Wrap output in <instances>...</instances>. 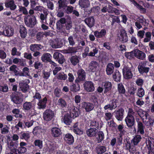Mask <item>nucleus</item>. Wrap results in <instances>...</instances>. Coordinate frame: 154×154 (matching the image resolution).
<instances>
[{
  "mask_svg": "<svg viewBox=\"0 0 154 154\" xmlns=\"http://www.w3.org/2000/svg\"><path fill=\"white\" fill-rule=\"evenodd\" d=\"M85 89L87 92H92L94 90L93 83L91 81H86L84 84Z\"/></svg>",
  "mask_w": 154,
  "mask_h": 154,
  "instance_id": "aec40b11",
  "label": "nucleus"
},
{
  "mask_svg": "<svg viewBox=\"0 0 154 154\" xmlns=\"http://www.w3.org/2000/svg\"><path fill=\"white\" fill-rule=\"evenodd\" d=\"M136 112L139 116L141 118H142L144 117L145 118H148L149 116V114L148 113L145 111H143L142 109H139L138 110H136L135 109Z\"/></svg>",
  "mask_w": 154,
  "mask_h": 154,
  "instance_id": "ea45409f",
  "label": "nucleus"
},
{
  "mask_svg": "<svg viewBox=\"0 0 154 154\" xmlns=\"http://www.w3.org/2000/svg\"><path fill=\"white\" fill-rule=\"evenodd\" d=\"M117 132H119V135L120 137H122L125 133V131L124 129V125L122 123H121L117 126L116 129Z\"/></svg>",
  "mask_w": 154,
  "mask_h": 154,
  "instance_id": "f704fd0d",
  "label": "nucleus"
},
{
  "mask_svg": "<svg viewBox=\"0 0 154 154\" xmlns=\"http://www.w3.org/2000/svg\"><path fill=\"white\" fill-rule=\"evenodd\" d=\"M146 63L145 62H141L139 64L137 68L140 74L143 75L149 72L150 68L149 67H146Z\"/></svg>",
  "mask_w": 154,
  "mask_h": 154,
  "instance_id": "6e6552de",
  "label": "nucleus"
},
{
  "mask_svg": "<svg viewBox=\"0 0 154 154\" xmlns=\"http://www.w3.org/2000/svg\"><path fill=\"white\" fill-rule=\"evenodd\" d=\"M125 123L128 127L130 128H134V130L136 131L135 128V119L134 116H127L125 119Z\"/></svg>",
  "mask_w": 154,
  "mask_h": 154,
  "instance_id": "423d86ee",
  "label": "nucleus"
},
{
  "mask_svg": "<svg viewBox=\"0 0 154 154\" xmlns=\"http://www.w3.org/2000/svg\"><path fill=\"white\" fill-rule=\"evenodd\" d=\"M99 130L94 128L89 127L86 130L87 136L89 137H96L97 143H100L104 139V135L102 131H98Z\"/></svg>",
  "mask_w": 154,
  "mask_h": 154,
  "instance_id": "f03ea898",
  "label": "nucleus"
},
{
  "mask_svg": "<svg viewBox=\"0 0 154 154\" xmlns=\"http://www.w3.org/2000/svg\"><path fill=\"white\" fill-rule=\"evenodd\" d=\"M79 5L82 8H87L90 5L89 0H79Z\"/></svg>",
  "mask_w": 154,
  "mask_h": 154,
  "instance_id": "a19ab883",
  "label": "nucleus"
},
{
  "mask_svg": "<svg viewBox=\"0 0 154 154\" xmlns=\"http://www.w3.org/2000/svg\"><path fill=\"white\" fill-rule=\"evenodd\" d=\"M137 134H140L142 135H144L145 134V125L141 122L137 121Z\"/></svg>",
  "mask_w": 154,
  "mask_h": 154,
  "instance_id": "4be33fe9",
  "label": "nucleus"
},
{
  "mask_svg": "<svg viewBox=\"0 0 154 154\" xmlns=\"http://www.w3.org/2000/svg\"><path fill=\"white\" fill-rule=\"evenodd\" d=\"M94 107V104L91 103L84 102L82 103V108L85 109L87 112H89L92 110Z\"/></svg>",
  "mask_w": 154,
  "mask_h": 154,
  "instance_id": "ddd939ff",
  "label": "nucleus"
},
{
  "mask_svg": "<svg viewBox=\"0 0 154 154\" xmlns=\"http://www.w3.org/2000/svg\"><path fill=\"white\" fill-rule=\"evenodd\" d=\"M122 137H120L116 138H113L110 141V145L112 147L114 146L115 145L116 147L119 146L122 144Z\"/></svg>",
  "mask_w": 154,
  "mask_h": 154,
  "instance_id": "4468645a",
  "label": "nucleus"
},
{
  "mask_svg": "<svg viewBox=\"0 0 154 154\" xmlns=\"http://www.w3.org/2000/svg\"><path fill=\"white\" fill-rule=\"evenodd\" d=\"M47 100V98L46 97H45L42 99L39 100L37 103V108L38 109H45L46 107Z\"/></svg>",
  "mask_w": 154,
  "mask_h": 154,
  "instance_id": "a211bd4d",
  "label": "nucleus"
},
{
  "mask_svg": "<svg viewBox=\"0 0 154 154\" xmlns=\"http://www.w3.org/2000/svg\"><path fill=\"white\" fill-rule=\"evenodd\" d=\"M42 128L39 126H36L33 129L32 133L34 135H37L40 134V133L42 132Z\"/></svg>",
  "mask_w": 154,
  "mask_h": 154,
  "instance_id": "680f3d73",
  "label": "nucleus"
},
{
  "mask_svg": "<svg viewBox=\"0 0 154 154\" xmlns=\"http://www.w3.org/2000/svg\"><path fill=\"white\" fill-rule=\"evenodd\" d=\"M145 143L146 146L145 148H146L148 150V154H154V142L153 141L149 140H146Z\"/></svg>",
  "mask_w": 154,
  "mask_h": 154,
  "instance_id": "9d476101",
  "label": "nucleus"
},
{
  "mask_svg": "<svg viewBox=\"0 0 154 154\" xmlns=\"http://www.w3.org/2000/svg\"><path fill=\"white\" fill-rule=\"evenodd\" d=\"M99 64L95 61H92L89 64L88 69L89 71L92 72H95L98 70Z\"/></svg>",
  "mask_w": 154,
  "mask_h": 154,
  "instance_id": "dca6fc26",
  "label": "nucleus"
},
{
  "mask_svg": "<svg viewBox=\"0 0 154 154\" xmlns=\"http://www.w3.org/2000/svg\"><path fill=\"white\" fill-rule=\"evenodd\" d=\"M84 21L85 23L90 28H91L94 26L95 20L93 16L86 18Z\"/></svg>",
  "mask_w": 154,
  "mask_h": 154,
  "instance_id": "c756f323",
  "label": "nucleus"
},
{
  "mask_svg": "<svg viewBox=\"0 0 154 154\" xmlns=\"http://www.w3.org/2000/svg\"><path fill=\"white\" fill-rule=\"evenodd\" d=\"M45 35V34L44 32H38L36 35V39L37 40L40 41L43 38Z\"/></svg>",
  "mask_w": 154,
  "mask_h": 154,
  "instance_id": "774afa93",
  "label": "nucleus"
},
{
  "mask_svg": "<svg viewBox=\"0 0 154 154\" xmlns=\"http://www.w3.org/2000/svg\"><path fill=\"white\" fill-rule=\"evenodd\" d=\"M30 137L29 134L27 133H21L20 135V139H24L26 141L28 140Z\"/></svg>",
  "mask_w": 154,
  "mask_h": 154,
  "instance_id": "13d9d810",
  "label": "nucleus"
},
{
  "mask_svg": "<svg viewBox=\"0 0 154 154\" xmlns=\"http://www.w3.org/2000/svg\"><path fill=\"white\" fill-rule=\"evenodd\" d=\"M72 117L70 114L66 113L63 117L62 121L66 125H70L72 122Z\"/></svg>",
  "mask_w": 154,
  "mask_h": 154,
  "instance_id": "5701e85b",
  "label": "nucleus"
},
{
  "mask_svg": "<svg viewBox=\"0 0 154 154\" xmlns=\"http://www.w3.org/2000/svg\"><path fill=\"white\" fill-rule=\"evenodd\" d=\"M145 94L144 90L142 88H139L138 90V92L137 95L140 97H142Z\"/></svg>",
  "mask_w": 154,
  "mask_h": 154,
  "instance_id": "338daca9",
  "label": "nucleus"
},
{
  "mask_svg": "<svg viewBox=\"0 0 154 154\" xmlns=\"http://www.w3.org/2000/svg\"><path fill=\"white\" fill-rule=\"evenodd\" d=\"M80 113V111L79 109L77 107H74L72 109V113L73 114V117H77L79 115Z\"/></svg>",
  "mask_w": 154,
  "mask_h": 154,
  "instance_id": "e2e57ef3",
  "label": "nucleus"
},
{
  "mask_svg": "<svg viewBox=\"0 0 154 154\" xmlns=\"http://www.w3.org/2000/svg\"><path fill=\"white\" fill-rule=\"evenodd\" d=\"M51 132L52 135L54 137L60 136L61 134V130L58 128L56 127L52 128Z\"/></svg>",
  "mask_w": 154,
  "mask_h": 154,
  "instance_id": "473e14b6",
  "label": "nucleus"
},
{
  "mask_svg": "<svg viewBox=\"0 0 154 154\" xmlns=\"http://www.w3.org/2000/svg\"><path fill=\"white\" fill-rule=\"evenodd\" d=\"M26 25L28 27L32 28L36 24V18L34 16L28 15L24 18Z\"/></svg>",
  "mask_w": 154,
  "mask_h": 154,
  "instance_id": "20e7f679",
  "label": "nucleus"
},
{
  "mask_svg": "<svg viewBox=\"0 0 154 154\" xmlns=\"http://www.w3.org/2000/svg\"><path fill=\"white\" fill-rule=\"evenodd\" d=\"M27 144L24 142H21L20 143V147L18 149H15L18 150L20 154L24 153L27 151V149L26 148L27 147Z\"/></svg>",
  "mask_w": 154,
  "mask_h": 154,
  "instance_id": "a878e982",
  "label": "nucleus"
},
{
  "mask_svg": "<svg viewBox=\"0 0 154 154\" xmlns=\"http://www.w3.org/2000/svg\"><path fill=\"white\" fill-rule=\"evenodd\" d=\"M54 115V112L50 109L45 110L43 113V119L47 122L51 121L53 118Z\"/></svg>",
  "mask_w": 154,
  "mask_h": 154,
  "instance_id": "0eeeda50",
  "label": "nucleus"
},
{
  "mask_svg": "<svg viewBox=\"0 0 154 154\" xmlns=\"http://www.w3.org/2000/svg\"><path fill=\"white\" fill-rule=\"evenodd\" d=\"M10 96L11 101L16 104H21L23 100V94L21 92L18 91L13 93Z\"/></svg>",
  "mask_w": 154,
  "mask_h": 154,
  "instance_id": "7ed1b4c3",
  "label": "nucleus"
},
{
  "mask_svg": "<svg viewBox=\"0 0 154 154\" xmlns=\"http://www.w3.org/2000/svg\"><path fill=\"white\" fill-rule=\"evenodd\" d=\"M23 109L26 111H29L32 109L33 107L32 103L30 102H26L23 105Z\"/></svg>",
  "mask_w": 154,
  "mask_h": 154,
  "instance_id": "de8ad7c7",
  "label": "nucleus"
},
{
  "mask_svg": "<svg viewBox=\"0 0 154 154\" xmlns=\"http://www.w3.org/2000/svg\"><path fill=\"white\" fill-rule=\"evenodd\" d=\"M106 150L105 146L99 144L95 148V151L97 154H103Z\"/></svg>",
  "mask_w": 154,
  "mask_h": 154,
  "instance_id": "c9c22d12",
  "label": "nucleus"
},
{
  "mask_svg": "<svg viewBox=\"0 0 154 154\" xmlns=\"http://www.w3.org/2000/svg\"><path fill=\"white\" fill-rule=\"evenodd\" d=\"M5 6L7 8H9L11 10H15L17 8V6L15 4L14 0H8L5 3Z\"/></svg>",
  "mask_w": 154,
  "mask_h": 154,
  "instance_id": "b1692460",
  "label": "nucleus"
},
{
  "mask_svg": "<svg viewBox=\"0 0 154 154\" xmlns=\"http://www.w3.org/2000/svg\"><path fill=\"white\" fill-rule=\"evenodd\" d=\"M142 139V137L139 134H136L133 138L131 140L128 139L126 140L125 148L132 153L135 152L136 150L135 146H137Z\"/></svg>",
  "mask_w": 154,
  "mask_h": 154,
  "instance_id": "f257e3e1",
  "label": "nucleus"
},
{
  "mask_svg": "<svg viewBox=\"0 0 154 154\" xmlns=\"http://www.w3.org/2000/svg\"><path fill=\"white\" fill-rule=\"evenodd\" d=\"M51 56L48 53L44 54L42 56L41 59L44 62H49L51 60Z\"/></svg>",
  "mask_w": 154,
  "mask_h": 154,
  "instance_id": "c03bdc74",
  "label": "nucleus"
},
{
  "mask_svg": "<svg viewBox=\"0 0 154 154\" xmlns=\"http://www.w3.org/2000/svg\"><path fill=\"white\" fill-rule=\"evenodd\" d=\"M72 130L75 134L79 135L82 134L83 131L81 126L79 125V123L77 122L75 123L72 127Z\"/></svg>",
  "mask_w": 154,
  "mask_h": 154,
  "instance_id": "6ab92c4d",
  "label": "nucleus"
},
{
  "mask_svg": "<svg viewBox=\"0 0 154 154\" xmlns=\"http://www.w3.org/2000/svg\"><path fill=\"white\" fill-rule=\"evenodd\" d=\"M19 32L22 38H26L27 33V30L23 25L20 26Z\"/></svg>",
  "mask_w": 154,
  "mask_h": 154,
  "instance_id": "4c0bfd02",
  "label": "nucleus"
},
{
  "mask_svg": "<svg viewBox=\"0 0 154 154\" xmlns=\"http://www.w3.org/2000/svg\"><path fill=\"white\" fill-rule=\"evenodd\" d=\"M70 60L72 64L74 66L76 65L79 62V57L76 55L72 56L70 59Z\"/></svg>",
  "mask_w": 154,
  "mask_h": 154,
  "instance_id": "3c124183",
  "label": "nucleus"
},
{
  "mask_svg": "<svg viewBox=\"0 0 154 154\" xmlns=\"http://www.w3.org/2000/svg\"><path fill=\"white\" fill-rule=\"evenodd\" d=\"M57 105L60 107L63 108L66 107L67 103L65 100L62 98H59L57 100Z\"/></svg>",
  "mask_w": 154,
  "mask_h": 154,
  "instance_id": "a18cd8bd",
  "label": "nucleus"
},
{
  "mask_svg": "<svg viewBox=\"0 0 154 154\" xmlns=\"http://www.w3.org/2000/svg\"><path fill=\"white\" fill-rule=\"evenodd\" d=\"M17 66L16 65H13L11 66L9 68L10 71L13 72L14 73L16 76H24L25 75L21 71H18L17 69Z\"/></svg>",
  "mask_w": 154,
  "mask_h": 154,
  "instance_id": "393cba45",
  "label": "nucleus"
},
{
  "mask_svg": "<svg viewBox=\"0 0 154 154\" xmlns=\"http://www.w3.org/2000/svg\"><path fill=\"white\" fill-rule=\"evenodd\" d=\"M42 141L40 140H36L34 142L35 145L38 146L40 149H42L43 147Z\"/></svg>",
  "mask_w": 154,
  "mask_h": 154,
  "instance_id": "0e129e2a",
  "label": "nucleus"
},
{
  "mask_svg": "<svg viewBox=\"0 0 154 154\" xmlns=\"http://www.w3.org/2000/svg\"><path fill=\"white\" fill-rule=\"evenodd\" d=\"M125 111L124 109L120 108L114 112V115L116 119L119 121H122L124 118Z\"/></svg>",
  "mask_w": 154,
  "mask_h": 154,
  "instance_id": "9b49d317",
  "label": "nucleus"
},
{
  "mask_svg": "<svg viewBox=\"0 0 154 154\" xmlns=\"http://www.w3.org/2000/svg\"><path fill=\"white\" fill-rule=\"evenodd\" d=\"M146 120L145 121V124L146 126L151 127L153 126L154 123V119H152L149 115L148 118H145Z\"/></svg>",
  "mask_w": 154,
  "mask_h": 154,
  "instance_id": "8fccbe9b",
  "label": "nucleus"
},
{
  "mask_svg": "<svg viewBox=\"0 0 154 154\" xmlns=\"http://www.w3.org/2000/svg\"><path fill=\"white\" fill-rule=\"evenodd\" d=\"M67 78V75L65 74L64 72L63 73L60 72L57 74V78L59 80H65Z\"/></svg>",
  "mask_w": 154,
  "mask_h": 154,
  "instance_id": "052dcab7",
  "label": "nucleus"
},
{
  "mask_svg": "<svg viewBox=\"0 0 154 154\" xmlns=\"http://www.w3.org/2000/svg\"><path fill=\"white\" fill-rule=\"evenodd\" d=\"M40 46H41L40 45L36 44H32L30 45L29 48L32 51L35 52L41 49L40 47Z\"/></svg>",
  "mask_w": 154,
  "mask_h": 154,
  "instance_id": "4d7b16f0",
  "label": "nucleus"
},
{
  "mask_svg": "<svg viewBox=\"0 0 154 154\" xmlns=\"http://www.w3.org/2000/svg\"><path fill=\"white\" fill-rule=\"evenodd\" d=\"M78 77L75 80V83L83 82L85 78L86 73L82 69H79L77 72Z\"/></svg>",
  "mask_w": 154,
  "mask_h": 154,
  "instance_id": "1a4fd4ad",
  "label": "nucleus"
},
{
  "mask_svg": "<svg viewBox=\"0 0 154 154\" xmlns=\"http://www.w3.org/2000/svg\"><path fill=\"white\" fill-rule=\"evenodd\" d=\"M19 145L18 141H11L8 145L9 148L10 149V151L14 149H17Z\"/></svg>",
  "mask_w": 154,
  "mask_h": 154,
  "instance_id": "864d4df0",
  "label": "nucleus"
},
{
  "mask_svg": "<svg viewBox=\"0 0 154 154\" xmlns=\"http://www.w3.org/2000/svg\"><path fill=\"white\" fill-rule=\"evenodd\" d=\"M43 14L41 13L40 16V19L41 20V22L42 23H44L45 24H48L47 23L46 19L47 18V16L48 15L47 12L46 11H44Z\"/></svg>",
  "mask_w": 154,
  "mask_h": 154,
  "instance_id": "49530a36",
  "label": "nucleus"
},
{
  "mask_svg": "<svg viewBox=\"0 0 154 154\" xmlns=\"http://www.w3.org/2000/svg\"><path fill=\"white\" fill-rule=\"evenodd\" d=\"M20 110L17 109H14L12 110V112L14 114V116L16 118H21L22 117V115L20 114Z\"/></svg>",
  "mask_w": 154,
  "mask_h": 154,
  "instance_id": "bf43d9fd",
  "label": "nucleus"
},
{
  "mask_svg": "<svg viewBox=\"0 0 154 154\" xmlns=\"http://www.w3.org/2000/svg\"><path fill=\"white\" fill-rule=\"evenodd\" d=\"M132 66L129 67L128 65H125L122 69V73L124 78L126 79L132 78L133 75L131 71Z\"/></svg>",
  "mask_w": 154,
  "mask_h": 154,
  "instance_id": "39448f33",
  "label": "nucleus"
},
{
  "mask_svg": "<svg viewBox=\"0 0 154 154\" xmlns=\"http://www.w3.org/2000/svg\"><path fill=\"white\" fill-rule=\"evenodd\" d=\"M137 8L142 12L143 13H145L146 12V9L143 8L142 5L138 3L135 0H129Z\"/></svg>",
  "mask_w": 154,
  "mask_h": 154,
  "instance_id": "58836bf2",
  "label": "nucleus"
},
{
  "mask_svg": "<svg viewBox=\"0 0 154 154\" xmlns=\"http://www.w3.org/2000/svg\"><path fill=\"white\" fill-rule=\"evenodd\" d=\"M110 102H111L110 104L113 109H115L117 107V103H118V100L114 98L110 100Z\"/></svg>",
  "mask_w": 154,
  "mask_h": 154,
  "instance_id": "69168bd1",
  "label": "nucleus"
},
{
  "mask_svg": "<svg viewBox=\"0 0 154 154\" xmlns=\"http://www.w3.org/2000/svg\"><path fill=\"white\" fill-rule=\"evenodd\" d=\"M19 87L23 93L26 92L29 89V86L26 83L23 82H21L19 84Z\"/></svg>",
  "mask_w": 154,
  "mask_h": 154,
  "instance_id": "72a5a7b5",
  "label": "nucleus"
},
{
  "mask_svg": "<svg viewBox=\"0 0 154 154\" xmlns=\"http://www.w3.org/2000/svg\"><path fill=\"white\" fill-rule=\"evenodd\" d=\"M88 125L89 127L99 130L102 127L100 125H99V122L96 119L89 120L88 121Z\"/></svg>",
  "mask_w": 154,
  "mask_h": 154,
  "instance_id": "f8f14e48",
  "label": "nucleus"
},
{
  "mask_svg": "<svg viewBox=\"0 0 154 154\" xmlns=\"http://www.w3.org/2000/svg\"><path fill=\"white\" fill-rule=\"evenodd\" d=\"M67 19H66L64 17L61 18L57 22L56 26L58 30H61L63 28L64 24H65Z\"/></svg>",
  "mask_w": 154,
  "mask_h": 154,
  "instance_id": "c85d7f7f",
  "label": "nucleus"
},
{
  "mask_svg": "<svg viewBox=\"0 0 154 154\" xmlns=\"http://www.w3.org/2000/svg\"><path fill=\"white\" fill-rule=\"evenodd\" d=\"M113 78L115 81L120 82L121 80V75L119 71L116 70L113 75Z\"/></svg>",
  "mask_w": 154,
  "mask_h": 154,
  "instance_id": "79ce46f5",
  "label": "nucleus"
},
{
  "mask_svg": "<svg viewBox=\"0 0 154 154\" xmlns=\"http://www.w3.org/2000/svg\"><path fill=\"white\" fill-rule=\"evenodd\" d=\"M73 9V7L71 5L68 6L66 5L63 9L64 10V12L65 13L69 14L72 12Z\"/></svg>",
  "mask_w": 154,
  "mask_h": 154,
  "instance_id": "6e6d98bb",
  "label": "nucleus"
},
{
  "mask_svg": "<svg viewBox=\"0 0 154 154\" xmlns=\"http://www.w3.org/2000/svg\"><path fill=\"white\" fill-rule=\"evenodd\" d=\"M117 90L120 94H123L125 93L126 90L124 86L121 83L118 84Z\"/></svg>",
  "mask_w": 154,
  "mask_h": 154,
  "instance_id": "603ef678",
  "label": "nucleus"
},
{
  "mask_svg": "<svg viewBox=\"0 0 154 154\" xmlns=\"http://www.w3.org/2000/svg\"><path fill=\"white\" fill-rule=\"evenodd\" d=\"M119 40L122 43L127 42L128 41V37L126 31L124 29L120 30L119 33Z\"/></svg>",
  "mask_w": 154,
  "mask_h": 154,
  "instance_id": "2eb2a0df",
  "label": "nucleus"
},
{
  "mask_svg": "<svg viewBox=\"0 0 154 154\" xmlns=\"http://www.w3.org/2000/svg\"><path fill=\"white\" fill-rule=\"evenodd\" d=\"M53 57L60 64H62L65 61L64 56L58 52H55L54 54Z\"/></svg>",
  "mask_w": 154,
  "mask_h": 154,
  "instance_id": "f3484780",
  "label": "nucleus"
},
{
  "mask_svg": "<svg viewBox=\"0 0 154 154\" xmlns=\"http://www.w3.org/2000/svg\"><path fill=\"white\" fill-rule=\"evenodd\" d=\"M106 32L105 29H101L100 31H95L94 32V34L95 36L97 38H102L105 37Z\"/></svg>",
  "mask_w": 154,
  "mask_h": 154,
  "instance_id": "2f4dec72",
  "label": "nucleus"
},
{
  "mask_svg": "<svg viewBox=\"0 0 154 154\" xmlns=\"http://www.w3.org/2000/svg\"><path fill=\"white\" fill-rule=\"evenodd\" d=\"M64 27H65V29L67 30H69L72 27V22L70 17L67 19V21L64 24Z\"/></svg>",
  "mask_w": 154,
  "mask_h": 154,
  "instance_id": "09e8293b",
  "label": "nucleus"
},
{
  "mask_svg": "<svg viewBox=\"0 0 154 154\" xmlns=\"http://www.w3.org/2000/svg\"><path fill=\"white\" fill-rule=\"evenodd\" d=\"M65 141L66 143L69 145L73 144L74 142V139L73 136L70 133H67L64 137Z\"/></svg>",
  "mask_w": 154,
  "mask_h": 154,
  "instance_id": "412c9836",
  "label": "nucleus"
},
{
  "mask_svg": "<svg viewBox=\"0 0 154 154\" xmlns=\"http://www.w3.org/2000/svg\"><path fill=\"white\" fill-rule=\"evenodd\" d=\"M75 84L71 85L70 87V89L71 91L73 92H76L79 91L80 89V87L79 82L75 83Z\"/></svg>",
  "mask_w": 154,
  "mask_h": 154,
  "instance_id": "37998d69",
  "label": "nucleus"
},
{
  "mask_svg": "<svg viewBox=\"0 0 154 154\" xmlns=\"http://www.w3.org/2000/svg\"><path fill=\"white\" fill-rule=\"evenodd\" d=\"M3 31H4V35L8 37L11 36L13 35L14 29L13 28L8 26H6L4 29Z\"/></svg>",
  "mask_w": 154,
  "mask_h": 154,
  "instance_id": "7c9ffc66",
  "label": "nucleus"
},
{
  "mask_svg": "<svg viewBox=\"0 0 154 154\" xmlns=\"http://www.w3.org/2000/svg\"><path fill=\"white\" fill-rule=\"evenodd\" d=\"M114 69V65L112 63H109L107 66L106 71L107 75H110L113 73Z\"/></svg>",
  "mask_w": 154,
  "mask_h": 154,
  "instance_id": "e433bc0d",
  "label": "nucleus"
},
{
  "mask_svg": "<svg viewBox=\"0 0 154 154\" xmlns=\"http://www.w3.org/2000/svg\"><path fill=\"white\" fill-rule=\"evenodd\" d=\"M125 57L129 60L132 59L134 57H135V50L132 51L130 52H126L125 53Z\"/></svg>",
  "mask_w": 154,
  "mask_h": 154,
  "instance_id": "5fc2aeb1",
  "label": "nucleus"
},
{
  "mask_svg": "<svg viewBox=\"0 0 154 154\" xmlns=\"http://www.w3.org/2000/svg\"><path fill=\"white\" fill-rule=\"evenodd\" d=\"M135 55L136 58L140 60H143L146 57L145 54L138 49L135 50Z\"/></svg>",
  "mask_w": 154,
  "mask_h": 154,
  "instance_id": "bb28decb",
  "label": "nucleus"
},
{
  "mask_svg": "<svg viewBox=\"0 0 154 154\" xmlns=\"http://www.w3.org/2000/svg\"><path fill=\"white\" fill-rule=\"evenodd\" d=\"M103 89H104V94L107 93L111 89L112 85L111 82L106 81L103 83Z\"/></svg>",
  "mask_w": 154,
  "mask_h": 154,
  "instance_id": "cd10ccee",
  "label": "nucleus"
}]
</instances>
